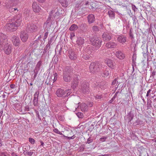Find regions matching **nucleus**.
Here are the masks:
<instances>
[{"mask_svg":"<svg viewBox=\"0 0 156 156\" xmlns=\"http://www.w3.org/2000/svg\"><path fill=\"white\" fill-rule=\"evenodd\" d=\"M16 106L18 108H19L20 110H22V106H21V103H18L16 104Z\"/></svg>","mask_w":156,"mask_h":156,"instance_id":"6e6d98bb","label":"nucleus"},{"mask_svg":"<svg viewBox=\"0 0 156 156\" xmlns=\"http://www.w3.org/2000/svg\"><path fill=\"white\" fill-rule=\"evenodd\" d=\"M19 0H9L5 3V6L9 9V11L12 12H15L14 7L17 5Z\"/></svg>","mask_w":156,"mask_h":156,"instance_id":"f03ea898","label":"nucleus"},{"mask_svg":"<svg viewBox=\"0 0 156 156\" xmlns=\"http://www.w3.org/2000/svg\"><path fill=\"white\" fill-rule=\"evenodd\" d=\"M132 58L133 61V62H134L136 60V55H135L134 54H133Z\"/></svg>","mask_w":156,"mask_h":156,"instance_id":"69168bd1","label":"nucleus"},{"mask_svg":"<svg viewBox=\"0 0 156 156\" xmlns=\"http://www.w3.org/2000/svg\"><path fill=\"white\" fill-rule=\"evenodd\" d=\"M62 48L61 47V46H59V45H57L56 46V48L55 50V51L56 52V51H59L58 54L59 55H61V52H62Z\"/></svg>","mask_w":156,"mask_h":156,"instance_id":"72a5a7b5","label":"nucleus"},{"mask_svg":"<svg viewBox=\"0 0 156 156\" xmlns=\"http://www.w3.org/2000/svg\"><path fill=\"white\" fill-rule=\"evenodd\" d=\"M108 14L109 17L112 19L115 18V12L111 10H109L108 12Z\"/></svg>","mask_w":156,"mask_h":156,"instance_id":"c756f323","label":"nucleus"},{"mask_svg":"<svg viewBox=\"0 0 156 156\" xmlns=\"http://www.w3.org/2000/svg\"><path fill=\"white\" fill-rule=\"evenodd\" d=\"M107 67H106L105 68H104L102 72V73L101 74V75L103 74L104 76L102 75V76L104 77H107L108 76L110 73H111L110 69L109 68H106Z\"/></svg>","mask_w":156,"mask_h":156,"instance_id":"412c9836","label":"nucleus"},{"mask_svg":"<svg viewBox=\"0 0 156 156\" xmlns=\"http://www.w3.org/2000/svg\"><path fill=\"white\" fill-rule=\"evenodd\" d=\"M39 94V92L36 91L34 94V97L33 100V105L35 106H37L38 105V97Z\"/></svg>","mask_w":156,"mask_h":156,"instance_id":"4468645a","label":"nucleus"},{"mask_svg":"<svg viewBox=\"0 0 156 156\" xmlns=\"http://www.w3.org/2000/svg\"><path fill=\"white\" fill-rule=\"evenodd\" d=\"M117 45V44L114 42H110L107 43L106 44V47L108 48H114Z\"/></svg>","mask_w":156,"mask_h":156,"instance_id":"5701e85b","label":"nucleus"},{"mask_svg":"<svg viewBox=\"0 0 156 156\" xmlns=\"http://www.w3.org/2000/svg\"><path fill=\"white\" fill-rule=\"evenodd\" d=\"M50 48V46L49 45V44H47L46 46L44 47V49L43 54L42 55V56H43L47 52V51Z\"/></svg>","mask_w":156,"mask_h":156,"instance_id":"f704fd0d","label":"nucleus"},{"mask_svg":"<svg viewBox=\"0 0 156 156\" xmlns=\"http://www.w3.org/2000/svg\"><path fill=\"white\" fill-rule=\"evenodd\" d=\"M156 74V72L154 70L152 72V74L151 75L150 77H152V78H154Z\"/></svg>","mask_w":156,"mask_h":156,"instance_id":"49530a36","label":"nucleus"},{"mask_svg":"<svg viewBox=\"0 0 156 156\" xmlns=\"http://www.w3.org/2000/svg\"><path fill=\"white\" fill-rule=\"evenodd\" d=\"M76 115L79 118H83V114L81 112H78L76 113Z\"/></svg>","mask_w":156,"mask_h":156,"instance_id":"ea45409f","label":"nucleus"},{"mask_svg":"<svg viewBox=\"0 0 156 156\" xmlns=\"http://www.w3.org/2000/svg\"><path fill=\"white\" fill-rule=\"evenodd\" d=\"M88 86L89 84L87 82H83L80 88L81 91L84 94H88L90 91Z\"/></svg>","mask_w":156,"mask_h":156,"instance_id":"20e7f679","label":"nucleus"},{"mask_svg":"<svg viewBox=\"0 0 156 156\" xmlns=\"http://www.w3.org/2000/svg\"><path fill=\"white\" fill-rule=\"evenodd\" d=\"M80 108L82 112H85L88 109V106L85 103H82L80 105Z\"/></svg>","mask_w":156,"mask_h":156,"instance_id":"b1692460","label":"nucleus"},{"mask_svg":"<svg viewBox=\"0 0 156 156\" xmlns=\"http://www.w3.org/2000/svg\"><path fill=\"white\" fill-rule=\"evenodd\" d=\"M81 29L83 31H85L87 30V26L85 24H82L81 25Z\"/></svg>","mask_w":156,"mask_h":156,"instance_id":"58836bf2","label":"nucleus"},{"mask_svg":"<svg viewBox=\"0 0 156 156\" xmlns=\"http://www.w3.org/2000/svg\"><path fill=\"white\" fill-rule=\"evenodd\" d=\"M100 64L98 62H92L90 66V69L91 73H94L98 71L99 69Z\"/></svg>","mask_w":156,"mask_h":156,"instance_id":"39448f33","label":"nucleus"},{"mask_svg":"<svg viewBox=\"0 0 156 156\" xmlns=\"http://www.w3.org/2000/svg\"><path fill=\"white\" fill-rule=\"evenodd\" d=\"M13 44L16 46H18L20 43V40L19 37L16 36H13L11 38Z\"/></svg>","mask_w":156,"mask_h":156,"instance_id":"9b49d317","label":"nucleus"},{"mask_svg":"<svg viewBox=\"0 0 156 156\" xmlns=\"http://www.w3.org/2000/svg\"><path fill=\"white\" fill-rule=\"evenodd\" d=\"M27 54H28L27 53V52H25V53H24L21 56H22V59L26 58H27Z\"/></svg>","mask_w":156,"mask_h":156,"instance_id":"09e8293b","label":"nucleus"},{"mask_svg":"<svg viewBox=\"0 0 156 156\" xmlns=\"http://www.w3.org/2000/svg\"><path fill=\"white\" fill-rule=\"evenodd\" d=\"M89 41L92 44L95 46L96 49H98L101 46V40L100 38L94 37H90Z\"/></svg>","mask_w":156,"mask_h":156,"instance_id":"7ed1b4c3","label":"nucleus"},{"mask_svg":"<svg viewBox=\"0 0 156 156\" xmlns=\"http://www.w3.org/2000/svg\"><path fill=\"white\" fill-rule=\"evenodd\" d=\"M126 37L123 35L119 36L117 38L118 41L120 43L123 44L126 41Z\"/></svg>","mask_w":156,"mask_h":156,"instance_id":"aec40b11","label":"nucleus"},{"mask_svg":"<svg viewBox=\"0 0 156 156\" xmlns=\"http://www.w3.org/2000/svg\"><path fill=\"white\" fill-rule=\"evenodd\" d=\"M105 63L112 69H114V62L112 60L108 59L105 60Z\"/></svg>","mask_w":156,"mask_h":156,"instance_id":"4be33fe9","label":"nucleus"},{"mask_svg":"<svg viewBox=\"0 0 156 156\" xmlns=\"http://www.w3.org/2000/svg\"><path fill=\"white\" fill-rule=\"evenodd\" d=\"M76 42L79 45H81L84 43V40L82 37H79L78 38Z\"/></svg>","mask_w":156,"mask_h":156,"instance_id":"c85d7f7f","label":"nucleus"},{"mask_svg":"<svg viewBox=\"0 0 156 156\" xmlns=\"http://www.w3.org/2000/svg\"><path fill=\"white\" fill-rule=\"evenodd\" d=\"M48 32H46L45 33L44 35V38L43 39L44 40H44L45 39H46L47 38L48 35Z\"/></svg>","mask_w":156,"mask_h":156,"instance_id":"bf43d9fd","label":"nucleus"},{"mask_svg":"<svg viewBox=\"0 0 156 156\" xmlns=\"http://www.w3.org/2000/svg\"><path fill=\"white\" fill-rule=\"evenodd\" d=\"M94 97L96 99H101L102 98V96L101 95H96Z\"/></svg>","mask_w":156,"mask_h":156,"instance_id":"13d9d810","label":"nucleus"},{"mask_svg":"<svg viewBox=\"0 0 156 156\" xmlns=\"http://www.w3.org/2000/svg\"><path fill=\"white\" fill-rule=\"evenodd\" d=\"M70 39L72 41V39L74 37H75L74 33L72 32L70 33Z\"/></svg>","mask_w":156,"mask_h":156,"instance_id":"4d7b16f0","label":"nucleus"},{"mask_svg":"<svg viewBox=\"0 0 156 156\" xmlns=\"http://www.w3.org/2000/svg\"><path fill=\"white\" fill-rule=\"evenodd\" d=\"M7 42L6 35L2 33H0V48L3 47L4 44Z\"/></svg>","mask_w":156,"mask_h":156,"instance_id":"6e6552de","label":"nucleus"},{"mask_svg":"<svg viewBox=\"0 0 156 156\" xmlns=\"http://www.w3.org/2000/svg\"><path fill=\"white\" fill-rule=\"evenodd\" d=\"M82 57L85 59H87L90 58V55H83Z\"/></svg>","mask_w":156,"mask_h":156,"instance_id":"3c124183","label":"nucleus"},{"mask_svg":"<svg viewBox=\"0 0 156 156\" xmlns=\"http://www.w3.org/2000/svg\"><path fill=\"white\" fill-rule=\"evenodd\" d=\"M112 35L111 34L108 33H104L102 35V38L104 41H108L112 38Z\"/></svg>","mask_w":156,"mask_h":156,"instance_id":"2eb2a0df","label":"nucleus"},{"mask_svg":"<svg viewBox=\"0 0 156 156\" xmlns=\"http://www.w3.org/2000/svg\"><path fill=\"white\" fill-rule=\"evenodd\" d=\"M88 22L89 24L93 23L95 20L94 16L92 14H89L87 16Z\"/></svg>","mask_w":156,"mask_h":156,"instance_id":"dca6fc26","label":"nucleus"},{"mask_svg":"<svg viewBox=\"0 0 156 156\" xmlns=\"http://www.w3.org/2000/svg\"><path fill=\"white\" fill-rule=\"evenodd\" d=\"M93 141V140L92 139H91L90 137L87 140V142L86 143V144H90Z\"/></svg>","mask_w":156,"mask_h":156,"instance_id":"603ef678","label":"nucleus"},{"mask_svg":"<svg viewBox=\"0 0 156 156\" xmlns=\"http://www.w3.org/2000/svg\"><path fill=\"white\" fill-rule=\"evenodd\" d=\"M20 37L22 41L25 42L27 41L28 36L27 32L25 31H23L21 32Z\"/></svg>","mask_w":156,"mask_h":156,"instance_id":"f8f14e48","label":"nucleus"},{"mask_svg":"<svg viewBox=\"0 0 156 156\" xmlns=\"http://www.w3.org/2000/svg\"><path fill=\"white\" fill-rule=\"evenodd\" d=\"M57 76H58L57 73H55L54 74V78L53 79V82H55L57 80Z\"/></svg>","mask_w":156,"mask_h":156,"instance_id":"5fc2aeb1","label":"nucleus"},{"mask_svg":"<svg viewBox=\"0 0 156 156\" xmlns=\"http://www.w3.org/2000/svg\"><path fill=\"white\" fill-rule=\"evenodd\" d=\"M4 51V52L6 54L9 55L10 54L12 51L11 45L8 42L4 44L3 47L1 48Z\"/></svg>","mask_w":156,"mask_h":156,"instance_id":"0eeeda50","label":"nucleus"},{"mask_svg":"<svg viewBox=\"0 0 156 156\" xmlns=\"http://www.w3.org/2000/svg\"><path fill=\"white\" fill-rule=\"evenodd\" d=\"M78 28V27L77 25L73 24L71 25L69 29L71 31H75L77 30Z\"/></svg>","mask_w":156,"mask_h":156,"instance_id":"473e14b6","label":"nucleus"},{"mask_svg":"<svg viewBox=\"0 0 156 156\" xmlns=\"http://www.w3.org/2000/svg\"><path fill=\"white\" fill-rule=\"evenodd\" d=\"M69 57L72 60H75L77 58L76 55L73 51H71Z\"/></svg>","mask_w":156,"mask_h":156,"instance_id":"bb28decb","label":"nucleus"},{"mask_svg":"<svg viewBox=\"0 0 156 156\" xmlns=\"http://www.w3.org/2000/svg\"><path fill=\"white\" fill-rule=\"evenodd\" d=\"M92 29L94 32H98L99 31L100 28L97 26H94L92 27Z\"/></svg>","mask_w":156,"mask_h":156,"instance_id":"4c0bfd02","label":"nucleus"},{"mask_svg":"<svg viewBox=\"0 0 156 156\" xmlns=\"http://www.w3.org/2000/svg\"><path fill=\"white\" fill-rule=\"evenodd\" d=\"M52 37H51L49 40H48V41L47 44H49V45L50 46V44L52 41Z\"/></svg>","mask_w":156,"mask_h":156,"instance_id":"052dcab7","label":"nucleus"},{"mask_svg":"<svg viewBox=\"0 0 156 156\" xmlns=\"http://www.w3.org/2000/svg\"><path fill=\"white\" fill-rule=\"evenodd\" d=\"M42 61L41 60H40L37 63L36 65V69L38 70H40V67L42 65Z\"/></svg>","mask_w":156,"mask_h":156,"instance_id":"c9c22d12","label":"nucleus"},{"mask_svg":"<svg viewBox=\"0 0 156 156\" xmlns=\"http://www.w3.org/2000/svg\"><path fill=\"white\" fill-rule=\"evenodd\" d=\"M67 90H66L64 91L63 89L60 88L56 90V94L57 97L59 98L62 97L67 92Z\"/></svg>","mask_w":156,"mask_h":156,"instance_id":"ddd939ff","label":"nucleus"},{"mask_svg":"<svg viewBox=\"0 0 156 156\" xmlns=\"http://www.w3.org/2000/svg\"><path fill=\"white\" fill-rule=\"evenodd\" d=\"M53 131L54 132H55V133H56L58 134H59L60 135H62V133L60 132L58 129H57L56 128H55L53 129Z\"/></svg>","mask_w":156,"mask_h":156,"instance_id":"c03bdc74","label":"nucleus"},{"mask_svg":"<svg viewBox=\"0 0 156 156\" xmlns=\"http://www.w3.org/2000/svg\"><path fill=\"white\" fill-rule=\"evenodd\" d=\"M27 153V154L29 156H31L33 153V152H31V151H30V152H26Z\"/></svg>","mask_w":156,"mask_h":156,"instance_id":"e2e57ef3","label":"nucleus"},{"mask_svg":"<svg viewBox=\"0 0 156 156\" xmlns=\"http://www.w3.org/2000/svg\"><path fill=\"white\" fill-rule=\"evenodd\" d=\"M115 55L116 56L120 59H122L124 58L125 55L121 51H116Z\"/></svg>","mask_w":156,"mask_h":156,"instance_id":"6ab92c4d","label":"nucleus"},{"mask_svg":"<svg viewBox=\"0 0 156 156\" xmlns=\"http://www.w3.org/2000/svg\"><path fill=\"white\" fill-rule=\"evenodd\" d=\"M107 137L106 136H104L103 137H101L100 139V140L101 142H104L107 139Z\"/></svg>","mask_w":156,"mask_h":156,"instance_id":"864d4df0","label":"nucleus"},{"mask_svg":"<svg viewBox=\"0 0 156 156\" xmlns=\"http://www.w3.org/2000/svg\"><path fill=\"white\" fill-rule=\"evenodd\" d=\"M32 8L33 11L36 12H39L41 10V8L37 5L36 2H34L33 3Z\"/></svg>","mask_w":156,"mask_h":156,"instance_id":"a211bd4d","label":"nucleus"},{"mask_svg":"<svg viewBox=\"0 0 156 156\" xmlns=\"http://www.w3.org/2000/svg\"><path fill=\"white\" fill-rule=\"evenodd\" d=\"M132 20L133 21V24L134 25H136V23H138V20L135 16L132 17Z\"/></svg>","mask_w":156,"mask_h":156,"instance_id":"79ce46f5","label":"nucleus"},{"mask_svg":"<svg viewBox=\"0 0 156 156\" xmlns=\"http://www.w3.org/2000/svg\"><path fill=\"white\" fill-rule=\"evenodd\" d=\"M15 85L14 84H12L10 85V87L12 89H13L15 88Z\"/></svg>","mask_w":156,"mask_h":156,"instance_id":"774afa93","label":"nucleus"},{"mask_svg":"<svg viewBox=\"0 0 156 156\" xmlns=\"http://www.w3.org/2000/svg\"><path fill=\"white\" fill-rule=\"evenodd\" d=\"M132 5V9L134 12H135L137 10V8L136 7L135 5L133 4H131Z\"/></svg>","mask_w":156,"mask_h":156,"instance_id":"de8ad7c7","label":"nucleus"},{"mask_svg":"<svg viewBox=\"0 0 156 156\" xmlns=\"http://www.w3.org/2000/svg\"><path fill=\"white\" fill-rule=\"evenodd\" d=\"M133 114L130 111L128 113L127 115H126L125 119L127 122H129L133 119Z\"/></svg>","mask_w":156,"mask_h":156,"instance_id":"f3484780","label":"nucleus"},{"mask_svg":"<svg viewBox=\"0 0 156 156\" xmlns=\"http://www.w3.org/2000/svg\"><path fill=\"white\" fill-rule=\"evenodd\" d=\"M63 52L64 54V56L65 57H66V58L68 55V48L67 45L65 44L64 46L63 49Z\"/></svg>","mask_w":156,"mask_h":156,"instance_id":"a878e982","label":"nucleus"},{"mask_svg":"<svg viewBox=\"0 0 156 156\" xmlns=\"http://www.w3.org/2000/svg\"><path fill=\"white\" fill-rule=\"evenodd\" d=\"M151 92V89H149V90H148V91H147V94H146V96L147 97H148V96H149V95H150V93Z\"/></svg>","mask_w":156,"mask_h":156,"instance_id":"338daca9","label":"nucleus"},{"mask_svg":"<svg viewBox=\"0 0 156 156\" xmlns=\"http://www.w3.org/2000/svg\"><path fill=\"white\" fill-rule=\"evenodd\" d=\"M117 79H115L113 81L112 83V85H114L116 83Z\"/></svg>","mask_w":156,"mask_h":156,"instance_id":"0e129e2a","label":"nucleus"},{"mask_svg":"<svg viewBox=\"0 0 156 156\" xmlns=\"http://www.w3.org/2000/svg\"><path fill=\"white\" fill-rule=\"evenodd\" d=\"M37 27L36 25L33 23H30L27 24V31L29 32L34 33L37 31Z\"/></svg>","mask_w":156,"mask_h":156,"instance_id":"423d86ee","label":"nucleus"},{"mask_svg":"<svg viewBox=\"0 0 156 156\" xmlns=\"http://www.w3.org/2000/svg\"><path fill=\"white\" fill-rule=\"evenodd\" d=\"M61 10L60 8L58 9L55 8L54 10H52L50 14H51L52 16V19L55 18H57L59 16L60 13V11Z\"/></svg>","mask_w":156,"mask_h":156,"instance_id":"1a4fd4ad","label":"nucleus"},{"mask_svg":"<svg viewBox=\"0 0 156 156\" xmlns=\"http://www.w3.org/2000/svg\"><path fill=\"white\" fill-rule=\"evenodd\" d=\"M143 121L142 120L138 119L133 123V125L135 126L143 124Z\"/></svg>","mask_w":156,"mask_h":156,"instance_id":"2f4dec72","label":"nucleus"},{"mask_svg":"<svg viewBox=\"0 0 156 156\" xmlns=\"http://www.w3.org/2000/svg\"><path fill=\"white\" fill-rule=\"evenodd\" d=\"M62 77L63 80L66 82H68V67L66 66L63 69Z\"/></svg>","mask_w":156,"mask_h":156,"instance_id":"9d476101","label":"nucleus"},{"mask_svg":"<svg viewBox=\"0 0 156 156\" xmlns=\"http://www.w3.org/2000/svg\"><path fill=\"white\" fill-rule=\"evenodd\" d=\"M147 109H151V108H152V106L151 105V103H149L148 102H147Z\"/></svg>","mask_w":156,"mask_h":156,"instance_id":"8fccbe9b","label":"nucleus"},{"mask_svg":"<svg viewBox=\"0 0 156 156\" xmlns=\"http://www.w3.org/2000/svg\"><path fill=\"white\" fill-rule=\"evenodd\" d=\"M62 6L67 7L68 6V2L66 0H58Z\"/></svg>","mask_w":156,"mask_h":156,"instance_id":"cd10ccee","label":"nucleus"},{"mask_svg":"<svg viewBox=\"0 0 156 156\" xmlns=\"http://www.w3.org/2000/svg\"><path fill=\"white\" fill-rule=\"evenodd\" d=\"M148 45L146 46L144 45H143L141 46L142 49H144V50L143 51V54L144 53H149L147 49Z\"/></svg>","mask_w":156,"mask_h":156,"instance_id":"7c9ffc66","label":"nucleus"},{"mask_svg":"<svg viewBox=\"0 0 156 156\" xmlns=\"http://www.w3.org/2000/svg\"><path fill=\"white\" fill-rule=\"evenodd\" d=\"M85 145L84 144L81 145L79 148V151H83L84 149Z\"/></svg>","mask_w":156,"mask_h":156,"instance_id":"a18cd8bd","label":"nucleus"},{"mask_svg":"<svg viewBox=\"0 0 156 156\" xmlns=\"http://www.w3.org/2000/svg\"><path fill=\"white\" fill-rule=\"evenodd\" d=\"M119 93V91H117L116 93H115V94L114 96L113 97V98H112V100H114L116 97L117 96V94Z\"/></svg>","mask_w":156,"mask_h":156,"instance_id":"680f3d73","label":"nucleus"},{"mask_svg":"<svg viewBox=\"0 0 156 156\" xmlns=\"http://www.w3.org/2000/svg\"><path fill=\"white\" fill-rule=\"evenodd\" d=\"M92 48L93 47L91 46H88L85 49V51L88 54L90 55L91 54L93 51Z\"/></svg>","mask_w":156,"mask_h":156,"instance_id":"393cba45","label":"nucleus"},{"mask_svg":"<svg viewBox=\"0 0 156 156\" xmlns=\"http://www.w3.org/2000/svg\"><path fill=\"white\" fill-rule=\"evenodd\" d=\"M51 16H52L51 15V14H50L47 20V21H46V24H48L50 22L51 20V21L53 20V19H52V17H51Z\"/></svg>","mask_w":156,"mask_h":156,"instance_id":"a19ab883","label":"nucleus"},{"mask_svg":"<svg viewBox=\"0 0 156 156\" xmlns=\"http://www.w3.org/2000/svg\"><path fill=\"white\" fill-rule=\"evenodd\" d=\"M29 141L32 144H34L35 143V140H34L32 138L30 137L29 138Z\"/></svg>","mask_w":156,"mask_h":156,"instance_id":"37998d69","label":"nucleus"},{"mask_svg":"<svg viewBox=\"0 0 156 156\" xmlns=\"http://www.w3.org/2000/svg\"><path fill=\"white\" fill-rule=\"evenodd\" d=\"M77 85V81L76 80H75L73 82L72 84L71 87L73 90H74Z\"/></svg>","mask_w":156,"mask_h":156,"instance_id":"e433bc0d","label":"nucleus"},{"mask_svg":"<svg viewBox=\"0 0 156 156\" xmlns=\"http://www.w3.org/2000/svg\"><path fill=\"white\" fill-rule=\"evenodd\" d=\"M22 21L21 15L19 14L15 16L9 20L5 25V28L8 31L12 32L15 31L21 25Z\"/></svg>","mask_w":156,"mask_h":156,"instance_id":"f257e3e1","label":"nucleus"}]
</instances>
